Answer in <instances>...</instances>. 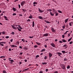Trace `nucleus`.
Wrapping results in <instances>:
<instances>
[{
  "mask_svg": "<svg viewBox=\"0 0 73 73\" xmlns=\"http://www.w3.org/2000/svg\"><path fill=\"white\" fill-rule=\"evenodd\" d=\"M10 46H11L12 48H15V47H17V46L14 45L13 44L11 45H10Z\"/></svg>",
  "mask_w": 73,
  "mask_h": 73,
  "instance_id": "9d476101",
  "label": "nucleus"
},
{
  "mask_svg": "<svg viewBox=\"0 0 73 73\" xmlns=\"http://www.w3.org/2000/svg\"><path fill=\"white\" fill-rule=\"evenodd\" d=\"M34 47L35 48H37V47H38V46L37 45H35V46H34Z\"/></svg>",
  "mask_w": 73,
  "mask_h": 73,
  "instance_id": "72a5a7b5",
  "label": "nucleus"
},
{
  "mask_svg": "<svg viewBox=\"0 0 73 73\" xmlns=\"http://www.w3.org/2000/svg\"><path fill=\"white\" fill-rule=\"evenodd\" d=\"M70 66L68 65L67 67V69H70Z\"/></svg>",
  "mask_w": 73,
  "mask_h": 73,
  "instance_id": "a19ab883",
  "label": "nucleus"
},
{
  "mask_svg": "<svg viewBox=\"0 0 73 73\" xmlns=\"http://www.w3.org/2000/svg\"><path fill=\"white\" fill-rule=\"evenodd\" d=\"M61 52H62V53H66V52L64 50H63V51H61Z\"/></svg>",
  "mask_w": 73,
  "mask_h": 73,
  "instance_id": "c756f323",
  "label": "nucleus"
},
{
  "mask_svg": "<svg viewBox=\"0 0 73 73\" xmlns=\"http://www.w3.org/2000/svg\"><path fill=\"white\" fill-rule=\"evenodd\" d=\"M18 6H19V9H20V7H21V6H20V5L19 4Z\"/></svg>",
  "mask_w": 73,
  "mask_h": 73,
  "instance_id": "4d7b16f0",
  "label": "nucleus"
},
{
  "mask_svg": "<svg viewBox=\"0 0 73 73\" xmlns=\"http://www.w3.org/2000/svg\"><path fill=\"white\" fill-rule=\"evenodd\" d=\"M2 34H3V35L5 34V32L3 31V32H2Z\"/></svg>",
  "mask_w": 73,
  "mask_h": 73,
  "instance_id": "bb28decb",
  "label": "nucleus"
},
{
  "mask_svg": "<svg viewBox=\"0 0 73 73\" xmlns=\"http://www.w3.org/2000/svg\"><path fill=\"white\" fill-rule=\"evenodd\" d=\"M47 11L48 12V11H50V12H52V10L51 9H47Z\"/></svg>",
  "mask_w": 73,
  "mask_h": 73,
  "instance_id": "4be33fe9",
  "label": "nucleus"
},
{
  "mask_svg": "<svg viewBox=\"0 0 73 73\" xmlns=\"http://www.w3.org/2000/svg\"><path fill=\"white\" fill-rule=\"evenodd\" d=\"M58 11L59 13H62V12L61 11H60L59 10H58Z\"/></svg>",
  "mask_w": 73,
  "mask_h": 73,
  "instance_id": "c85d7f7f",
  "label": "nucleus"
},
{
  "mask_svg": "<svg viewBox=\"0 0 73 73\" xmlns=\"http://www.w3.org/2000/svg\"><path fill=\"white\" fill-rule=\"evenodd\" d=\"M9 37L8 36H7L5 37V38H9Z\"/></svg>",
  "mask_w": 73,
  "mask_h": 73,
  "instance_id": "5fc2aeb1",
  "label": "nucleus"
},
{
  "mask_svg": "<svg viewBox=\"0 0 73 73\" xmlns=\"http://www.w3.org/2000/svg\"><path fill=\"white\" fill-rule=\"evenodd\" d=\"M38 11L39 12H40V13H42L44 11L41 10V9H40V8H38Z\"/></svg>",
  "mask_w": 73,
  "mask_h": 73,
  "instance_id": "1a4fd4ad",
  "label": "nucleus"
},
{
  "mask_svg": "<svg viewBox=\"0 0 73 73\" xmlns=\"http://www.w3.org/2000/svg\"><path fill=\"white\" fill-rule=\"evenodd\" d=\"M52 10L53 11V12H54L55 11H56L54 9H52Z\"/></svg>",
  "mask_w": 73,
  "mask_h": 73,
  "instance_id": "052dcab7",
  "label": "nucleus"
},
{
  "mask_svg": "<svg viewBox=\"0 0 73 73\" xmlns=\"http://www.w3.org/2000/svg\"><path fill=\"white\" fill-rule=\"evenodd\" d=\"M57 54H58V56H59L60 57H61V56L60 55H62V53L61 52H57Z\"/></svg>",
  "mask_w": 73,
  "mask_h": 73,
  "instance_id": "0eeeda50",
  "label": "nucleus"
},
{
  "mask_svg": "<svg viewBox=\"0 0 73 73\" xmlns=\"http://www.w3.org/2000/svg\"><path fill=\"white\" fill-rule=\"evenodd\" d=\"M72 38H73L72 37L71 38L69 39L68 40V42H70V41L71 40H72Z\"/></svg>",
  "mask_w": 73,
  "mask_h": 73,
  "instance_id": "393cba45",
  "label": "nucleus"
},
{
  "mask_svg": "<svg viewBox=\"0 0 73 73\" xmlns=\"http://www.w3.org/2000/svg\"><path fill=\"white\" fill-rule=\"evenodd\" d=\"M36 44H37L38 45H41V43H40L36 42Z\"/></svg>",
  "mask_w": 73,
  "mask_h": 73,
  "instance_id": "473e14b6",
  "label": "nucleus"
},
{
  "mask_svg": "<svg viewBox=\"0 0 73 73\" xmlns=\"http://www.w3.org/2000/svg\"><path fill=\"white\" fill-rule=\"evenodd\" d=\"M60 66L63 69H64V70H65V65L64 64H60Z\"/></svg>",
  "mask_w": 73,
  "mask_h": 73,
  "instance_id": "f257e3e1",
  "label": "nucleus"
},
{
  "mask_svg": "<svg viewBox=\"0 0 73 73\" xmlns=\"http://www.w3.org/2000/svg\"><path fill=\"white\" fill-rule=\"evenodd\" d=\"M13 16H16V13H13Z\"/></svg>",
  "mask_w": 73,
  "mask_h": 73,
  "instance_id": "09e8293b",
  "label": "nucleus"
},
{
  "mask_svg": "<svg viewBox=\"0 0 73 73\" xmlns=\"http://www.w3.org/2000/svg\"><path fill=\"white\" fill-rule=\"evenodd\" d=\"M33 17L32 16V15L31 14L30 16L29 17V19H32Z\"/></svg>",
  "mask_w": 73,
  "mask_h": 73,
  "instance_id": "5701e85b",
  "label": "nucleus"
},
{
  "mask_svg": "<svg viewBox=\"0 0 73 73\" xmlns=\"http://www.w3.org/2000/svg\"><path fill=\"white\" fill-rule=\"evenodd\" d=\"M42 65H46L47 64V63L46 62H42Z\"/></svg>",
  "mask_w": 73,
  "mask_h": 73,
  "instance_id": "a211bd4d",
  "label": "nucleus"
},
{
  "mask_svg": "<svg viewBox=\"0 0 73 73\" xmlns=\"http://www.w3.org/2000/svg\"><path fill=\"white\" fill-rule=\"evenodd\" d=\"M33 4H37V3L36 2H34L33 3Z\"/></svg>",
  "mask_w": 73,
  "mask_h": 73,
  "instance_id": "c9c22d12",
  "label": "nucleus"
},
{
  "mask_svg": "<svg viewBox=\"0 0 73 73\" xmlns=\"http://www.w3.org/2000/svg\"><path fill=\"white\" fill-rule=\"evenodd\" d=\"M62 27L63 29H65V25H64L63 26H62Z\"/></svg>",
  "mask_w": 73,
  "mask_h": 73,
  "instance_id": "3c124183",
  "label": "nucleus"
},
{
  "mask_svg": "<svg viewBox=\"0 0 73 73\" xmlns=\"http://www.w3.org/2000/svg\"><path fill=\"white\" fill-rule=\"evenodd\" d=\"M3 57L5 58V56H2L0 57V58H3Z\"/></svg>",
  "mask_w": 73,
  "mask_h": 73,
  "instance_id": "603ef678",
  "label": "nucleus"
},
{
  "mask_svg": "<svg viewBox=\"0 0 73 73\" xmlns=\"http://www.w3.org/2000/svg\"><path fill=\"white\" fill-rule=\"evenodd\" d=\"M50 45L54 47V48H55L56 47V45L54 44L53 43L50 44Z\"/></svg>",
  "mask_w": 73,
  "mask_h": 73,
  "instance_id": "423d86ee",
  "label": "nucleus"
},
{
  "mask_svg": "<svg viewBox=\"0 0 73 73\" xmlns=\"http://www.w3.org/2000/svg\"><path fill=\"white\" fill-rule=\"evenodd\" d=\"M29 68H28L27 69H25V70H23V71H26V70H29Z\"/></svg>",
  "mask_w": 73,
  "mask_h": 73,
  "instance_id": "cd10ccee",
  "label": "nucleus"
},
{
  "mask_svg": "<svg viewBox=\"0 0 73 73\" xmlns=\"http://www.w3.org/2000/svg\"><path fill=\"white\" fill-rule=\"evenodd\" d=\"M16 26V25H11V26L12 27V28L14 29H15V30H17V27H15Z\"/></svg>",
  "mask_w": 73,
  "mask_h": 73,
  "instance_id": "7ed1b4c3",
  "label": "nucleus"
},
{
  "mask_svg": "<svg viewBox=\"0 0 73 73\" xmlns=\"http://www.w3.org/2000/svg\"><path fill=\"white\" fill-rule=\"evenodd\" d=\"M33 37H34L33 36H29V37L30 38H33Z\"/></svg>",
  "mask_w": 73,
  "mask_h": 73,
  "instance_id": "8fccbe9b",
  "label": "nucleus"
},
{
  "mask_svg": "<svg viewBox=\"0 0 73 73\" xmlns=\"http://www.w3.org/2000/svg\"><path fill=\"white\" fill-rule=\"evenodd\" d=\"M38 18H39V19H42V17L41 16H39L38 17Z\"/></svg>",
  "mask_w": 73,
  "mask_h": 73,
  "instance_id": "2f4dec72",
  "label": "nucleus"
},
{
  "mask_svg": "<svg viewBox=\"0 0 73 73\" xmlns=\"http://www.w3.org/2000/svg\"><path fill=\"white\" fill-rule=\"evenodd\" d=\"M21 40L22 41H23V42H25V40H24V39H22Z\"/></svg>",
  "mask_w": 73,
  "mask_h": 73,
  "instance_id": "49530a36",
  "label": "nucleus"
},
{
  "mask_svg": "<svg viewBox=\"0 0 73 73\" xmlns=\"http://www.w3.org/2000/svg\"><path fill=\"white\" fill-rule=\"evenodd\" d=\"M39 73H43V72H42V71H40Z\"/></svg>",
  "mask_w": 73,
  "mask_h": 73,
  "instance_id": "774afa93",
  "label": "nucleus"
},
{
  "mask_svg": "<svg viewBox=\"0 0 73 73\" xmlns=\"http://www.w3.org/2000/svg\"><path fill=\"white\" fill-rule=\"evenodd\" d=\"M13 10L14 12H15L16 11V8L15 7H13Z\"/></svg>",
  "mask_w": 73,
  "mask_h": 73,
  "instance_id": "2eb2a0df",
  "label": "nucleus"
},
{
  "mask_svg": "<svg viewBox=\"0 0 73 73\" xmlns=\"http://www.w3.org/2000/svg\"><path fill=\"white\" fill-rule=\"evenodd\" d=\"M69 32V31H67L65 33H64V35H66L67 32Z\"/></svg>",
  "mask_w": 73,
  "mask_h": 73,
  "instance_id": "58836bf2",
  "label": "nucleus"
},
{
  "mask_svg": "<svg viewBox=\"0 0 73 73\" xmlns=\"http://www.w3.org/2000/svg\"><path fill=\"white\" fill-rule=\"evenodd\" d=\"M73 43V41H70V43H69V44H72Z\"/></svg>",
  "mask_w": 73,
  "mask_h": 73,
  "instance_id": "de8ad7c7",
  "label": "nucleus"
},
{
  "mask_svg": "<svg viewBox=\"0 0 73 73\" xmlns=\"http://www.w3.org/2000/svg\"><path fill=\"white\" fill-rule=\"evenodd\" d=\"M67 46V45L66 44H64V45L63 46V48H65V47H66V46Z\"/></svg>",
  "mask_w": 73,
  "mask_h": 73,
  "instance_id": "ea45409f",
  "label": "nucleus"
},
{
  "mask_svg": "<svg viewBox=\"0 0 73 73\" xmlns=\"http://www.w3.org/2000/svg\"><path fill=\"white\" fill-rule=\"evenodd\" d=\"M72 24H73V22H71L70 23H69V25L70 26H72Z\"/></svg>",
  "mask_w": 73,
  "mask_h": 73,
  "instance_id": "ddd939ff",
  "label": "nucleus"
},
{
  "mask_svg": "<svg viewBox=\"0 0 73 73\" xmlns=\"http://www.w3.org/2000/svg\"><path fill=\"white\" fill-rule=\"evenodd\" d=\"M58 13H56L55 14V16H58Z\"/></svg>",
  "mask_w": 73,
  "mask_h": 73,
  "instance_id": "a18cd8bd",
  "label": "nucleus"
},
{
  "mask_svg": "<svg viewBox=\"0 0 73 73\" xmlns=\"http://www.w3.org/2000/svg\"><path fill=\"white\" fill-rule=\"evenodd\" d=\"M10 41L11 42H12V41H13V39H11L10 40Z\"/></svg>",
  "mask_w": 73,
  "mask_h": 73,
  "instance_id": "0e129e2a",
  "label": "nucleus"
},
{
  "mask_svg": "<svg viewBox=\"0 0 73 73\" xmlns=\"http://www.w3.org/2000/svg\"><path fill=\"white\" fill-rule=\"evenodd\" d=\"M50 14L51 16H54V14L52 13V12H50Z\"/></svg>",
  "mask_w": 73,
  "mask_h": 73,
  "instance_id": "9b49d317",
  "label": "nucleus"
},
{
  "mask_svg": "<svg viewBox=\"0 0 73 73\" xmlns=\"http://www.w3.org/2000/svg\"><path fill=\"white\" fill-rule=\"evenodd\" d=\"M45 22L46 23H47V24H50V22H49L48 21H47L46 20H45Z\"/></svg>",
  "mask_w": 73,
  "mask_h": 73,
  "instance_id": "412c9836",
  "label": "nucleus"
},
{
  "mask_svg": "<svg viewBox=\"0 0 73 73\" xmlns=\"http://www.w3.org/2000/svg\"><path fill=\"white\" fill-rule=\"evenodd\" d=\"M16 1H19L18 0H15L14 1V2H16Z\"/></svg>",
  "mask_w": 73,
  "mask_h": 73,
  "instance_id": "338daca9",
  "label": "nucleus"
},
{
  "mask_svg": "<svg viewBox=\"0 0 73 73\" xmlns=\"http://www.w3.org/2000/svg\"><path fill=\"white\" fill-rule=\"evenodd\" d=\"M57 13V11L55 10L54 12V14H56Z\"/></svg>",
  "mask_w": 73,
  "mask_h": 73,
  "instance_id": "6e6d98bb",
  "label": "nucleus"
},
{
  "mask_svg": "<svg viewBox=\"0 0 73 73\" xmlns=\"http://www.w3.org/2000/svg\"><path fill=\"white\" fill-rule=\"evenodd\" d=\"M54 73H58V71H56L54 72Z\"/></svg>",
  "mask_w": 73,
  "mask_h": 73,
  "instance_id": "680f3d73",
  "label": "nucleus"
},
{
  "mask_svg": "<svg viewBox=\"0 0 73 73\" xmlns=\"http://www.w3.org/2000/svg\"><path fill=\"white\" fill-rule=\"evenodd\" d=\"M46 49L45 48H43L41 51V52H44L45 50H46Z\"/></svg>",
  "mask_w": 73,
  "mask_h": 73,
  "instance_id": "dca6fc26",
  "label": "nucleus"
},
{
  "mask_svg": "<svg viewBox=\"0 0 73 73\" xmlns=\"http://www.w3.org/2000/svg\"><path fill=\"white\" fill-rule=\"evenodd\" d=\"M40 57V56H39V55H38L36 56V58H38V57Z\"/></svg>",
  "mask_w": 73,
  "mask_h": 73,
  "instance_id": "4c0bfd02",
  "label": "nucleus"
},
{
  "mask_svg": "<svg viewBox=\"0 0 73 73\" xmlns=\"http://www.w3.org/2000/svg\"><path fill=\"white\" fill-rule=\"evenodd\" d=\"M62 41L64 42H67V40L64 39H62Z\"/></svg>",
  "mask_w": 73,
  "mask_h": 73,
  "instance_id": "f3484780",
  "label": "nucleus"
},
{
  "mask_svg": "<svg viewBox=\"0 0 73 73\" xmlns=\"http://www.w3.org/2000/svg\"><path fill=\"white\" fill-rule=\"evenodd\" d=\"M35 27V22L34 21H33V27Z\"/></svg>",
  "mask_w": 73,
  "mask_h": 73,
  "instance_id": "b1692460",
  "label": "nucleus"
},
{
  "mask_svg": "<svg viewBox=\"0 0 73 73\" xmlns=\"http://www.w3.org/2000/svg\"><path fill=\"white\" fill-rule=\"evenodd\" d=\"M16 43L18 45H19V44H20V43H19V41H17L16 42Z\"/></svg>",
  "mask_w": 73,
  "mask_h": 73,
  "instance_id": "37998d69",
  "label": "nucleus"
},
{
  "mask_svg": "<svg viewBox=\"0 0 73 73\" xmlns=\"http://www.w3.org/2000/svg\"><path fill=\"white\" fill-rule=\"evenodd\" d=\"M4 17L5 18V20H8V18H7V17L6 16H4Z\"/></svg>",
  "mask_w": 73,
  "mask_h": 73,
  "instance_id": "6ab92c4d",
  "label": "nucleus"
},
{
  "mask_svg": "<svg viewBox=\"0 0 73 73\" xmlns=\"http://www.w3.org/2000/svg\"><path fill=\"white\" fill-rule=\"evenodd\" d=\"M49 57L50 58L52 56V54H51L50 53H49Z\"/></svg>",
  "mask_w": 73,
  "mask_h": 73,
  "instance_id": "4468645a",
  "label": "nucleus"
},
{
  "mask_svg": "<svg viewBox=\"0 0 73 73\" xmlns=\"http://www.w3.org/2000/svg\"><path fill=\"white\" fill-rule=\"evenodd\" d=\"M68 20H69V18H68L66 19H65V23H66L68 22Z\"/></svg>",
  "mask_w": 73,
  "mask_h": 73,
  "instance_id": "f8f14e48",
  "label": "nucleus"
},
{
  "mask_svg": "<svg viewBox=\"0 0 73 73\" xmlns=\"http://www.w3.org/2000/svg\"><path fill=\"white\" fill-rule=\"evenodd\" d=\"M25 3V1H23L21 2V6H23L24 5V4Z\"/></svg>",
  "mask_w": 73,
  "mask_h": 73,
  "instance_id": "20e7f679",
  "label": "nucleus"
},
{
  "mask_svg": "<svg viewBox=\"0 0 73 73\" xmlns=\"http://www.w3.org/2000/svg\"><path fill=\"white\" fill-rule=\"evenodd\" d=\"M22 10L23 11H24V12H25L27 11V10H25V9H22Z\"/></svg>",
  "mask_w": 73,
  "mask_h": 73,
  "instance_id": "f704fd0d",
  "label": "nucleus"
},
{
  "mask_svg": "<svg viewBox=\"0 0 73 73\" xmlns=\"http://www.w3.org/2000/svg\"><path fill=\"white\" fill-rule=\"evenodd\" d=\"M6 43V42H0V44H5Z\"/></svg>",
  "mask_w": 73,
  "mask_h": 73,
  "instance_id": "7c9ffc66",
  "label": "nucleus"
},
{
  "mask_svg": "<svg viewBox=\"0 0 73 73\" xmlns=\"http://www.w3.org/2000/svg\"><path fill=\"white\" fill-rule=\"evenodd\" d=\"M62 37L63 38H64L65 37V35H62Z\"/></svg>",
  "mask_w": 73,
  "mask_h": 73,
  "instance_id": "bf43d9fd",
  "label": "nucleus"
},
{
  "mask_svg": "<svg viewBox=\"0 0 73 73\" xmlns=\"http://www.w3.org/2000/svg\"><path fill=\"white\" fill-rule=\"evenodd\" d=\"M17 29H18V31H19V32H21V30L20 29H19V28H18V27H17Z\"/></svg>",
  "mask_w": 73,
  "mask_h": 73,
  "instance_id": "a878e982",
  "label": "nucleus"
},
{
  "mask_svg": "<svg viewBox=\"0 0 73 73\" xmlns=\"http://www.w3.org/2000/svg\"><path fill=\"white\" fill-rule=\"evenodd\" d=\"M51 31L52 32H56V30L54 29L52 27L51 29Z\"/></svg>",
  "mask_w": 73,
  "mask_h": 73,
  "instance_id": "6e6552de",
  "label": "nucleus"
},
{
  "mask_svg": "<svg viewBox=\"0 0 73 73\" xmlns=\"http://www.w3.org/2000/svg\"><path fill=\"white\" fill-rule=\"evenodd\" d=\"M49 40V39H47L45 40V41H48Z\"/></svg>",
  "mask_w": 73,
  "mask_h": 73,
  "instance_id": "13d9d810",
  "label": "nucleus"
},
{
  "mask_svg": "<svg viewBox=\"0 0 73 73\" xmlns=\"http://www.w3.org/2000/svg\"><path fill=\"white\" fill-rule=\"evenodd\" d=\"M64 61H67V58H64Z\"/></svg>",
  "mask_w": 73,
  "mask_h": 73,
  "instance_id": "e433bc0d",
  "label": "nucleus"
},
{
  "mask_svg": "<svg viewBox=\"0 0 73 73\" xmlns=\"http://www.w3.org/2000/svg\"><path fill=\"white\" fill-rule=\"evenodd\" d=\"M11 35H15V33L14 32H12L11 33Z\"/></svg>",
  "mask_w": 73,
  "mask_h": 73,
  "instance_id": "c03bdc74",
  "label": "nucleus"
},
{
  "mask_svg": "<svg viewBox=\"0 0 73 73\" xmlns=\"http://www.w3.org/2000/svg\"><path fill=\"white\" fill-rule=\"evenodd\" d=\"M45 70H46V72H47L48 71V69H46Z\"/></svg>",
  "mask_w": 73,
  "mask_h": 73,
  "instance_id": "e2e57ef3",
  "label": "nucleus"
},
{
  "mask_svg": "<svg viewBox=\"0 0 73 73\" xmlns=\"http://www.w3.org/2000/svg\"><path fill=\"white\" fill-rule=\"evenodd\" d=\"M19 54L20 55H22L23 54V52H21Z\"/></svg>",
  "mask_w": 73,
  "mask_h": 73,
  "instance_id": "69168bd1",
  "label": "nucleus"
},
{
  "mask_svg": "<svg viewBox=\"0 0 73 73\" xmlns=\"http://www.w3.org/2000/svg\"><path fill=\"white\" fill-rule=\"evenodd\" d=\"M48 34H49V33H46L45 34H43V37H48Z\"/></svg>",
  "mask_w": 73,
  "mask_h": 73,
  "instance_id": "39448f33",
  "label": "nucleus"
},
{
  "mask_svg": "<svg viewBox=\"0 0 73 73\" xmlns=\"http://www.w3.org/2000/svg\"><path fill=\"white\" fill-rule=\"evenodd\" d=\"M11 58H9V61H10V62H9V63H10V64H13V62H14V60H11Z\"/></svg>",
  "mask_w": 73,
  "mask_h": 73,
  "instance_id": "f03ea898",
  "label": "nucleus"
},
{
  "mask_svg": "<svg viewBox=\"0 0 73 73\" xmlns=\"http://www.w3.org/2000/svg\"><path fill=\"white\" fill-rule=\"evenodd\" d=\"M3 73H7V72L5 71L4 70L3 71Z\"/></svg>",
  "mask_w": 73,
  "mask_h": 73,
  "instance_id": "864d4df0",
  "label": "nucleus"
},
{
  "mask_svg": "<svg viewBox=\"0 0 73 73\" xmlns=\"http://www.w3.org/2000/svg\"><path fill=\"white\" fill-rule=\"evenodd\" d=\"M27 22H30V21H31V20L28 19L27 20Z\"/></svg>",
  "mask_w": 73,
  "mask_h": 73,
  "instance_id": "79ce46f5",
  "label": "nucleus"
},
{
  "mask_svg": "<svg viewBox=\"0 0 73 73\" xmlns=\"http://www.w3.org/2000/svg\"><path fill=\"white\" fill-rule=\"evenodd\" d=\"M47 58H48V56H45L44 57V60H45Z\"/></svg>",
  "mask_w": 73,
  "mask_h": 73,
  "instance_id": "aec40b11",
  "label": "nucleus"
}]
</instances>
